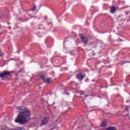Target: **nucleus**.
<instances>
[{
  "label": "nucleus",
  "mask_w": 130,
  "mask_h": 130,
  "mask_svg": "<svg viewBox=\"0 0 130 130\" xmlns=\"http://www.w3.org/2000/svg\"><path fill=\"white\" fill-rule=\"evenodd\" d=\"M79 36L80 37V39L84 44H87L88 42H89L88 38L84 37L83 35H82V34H79Z\"/></svg>",
  "instance_id": "20e7f679"
},
{
  "label": "nucleus",
  "mask_w": 130,
  "mask_h": 130,
  "mask_svg": "<svg viewBox=\"0 0 130 130\" xmlns=\"http://www.w3.org/2000/svg\"><path fill=\"white\" fill-rule=\"evenodd\" d=\"M119 41H120V42H121L123 41V40H122V39H119Z\"/></svg>",
  "instance_id": "9d476101"
},
{
  "label": "nucleus",
  "mask_w": 130,
  "mask_h": 130,
  "mask_svg": "<svg viewBox=\"0 0 130 130\" xmlns=\"http://www.w3.org/2000/svg\"><path fill=\"white\" fill-rule=\"evenodd\" d=\"M41 80H43V82L44 83H46V84H50L52 83V81L51 80V79L49 78H46V77H45V75H41Z\"/></svg>",
  "instance_id": "7ed1b4c3"
},
{
  "label": "nucleus",
  "mask_w": 130,
  "mask_h": 130,
  "mask_svg": "<svg viewBox=\"0 0 130 130\" xmlns=\"http://www.w3.org/2000/svg\"><path fill=\"white\" fill-rule=\"evenodd\" d=\"M4 55V53L0 54V56H3Z\"/></svg>",
  "instance_id": "f8f14e48"
},
{
  "label": "nucleus",
  "mask_w": 130,
  "mask_h": 130,
  "mask_svg": "<svg viewBox=\"0 0 130 130\" xmlns=\"http://www.w3.org/2000/svg\"><path fill=\"white\" fill-rule=\"evenodd\" d=\"M48 121H49V118L48 117H45L43 120H42L40 126H43L44 125L47 124Z\"/></svg>",
  "instance_id": "39448f33"
},
{
  "label": "nucleus",
  "mask_w": 130,
  "mask_h": 130,
  "mask_svg": "<svg viewBox=\"0 0 130 130\" xmlns=\"http://www.w3.org/2000/svg\"><path fill=\"white\" fill-rule=\"evenodd\" d=\"M116 11V8L111 7H110V13L111 14H114Z\"/></svg>",
  "instance_id": "6e6552de"
},
{
  "label": "nucleus",
  "mask_w": 130,
  "mask_h": 130,
  "mask_svg": "<svg viewBox=\"0 0 130 130\" xmlns=\"http://www.w3.org/2000/svg\"><path fill=\"white\" fill-rule=\"evenodd\" d=\"M12 72L4 71L2 73H0V78L4 79V78H7L9 76H11Z\"/></svg>",
  "instance_id": "f03ea898"
},
{
  "label": "nucleus",
  "mask_w": 130,
  "mask_h": 130,
  "mask_svg": "<svg viewBox=\"0 0 130 130\" xmlns=\"http://www.w3.org/2000/svg\"><path fill=\"white\" fill-rule=\"evenodd\" d=\"M126 62H126V61L122 62L121 65L123 66V64H124V63H126Z\"/></svg>",
  "instance_id": "1a4fd4ad"
},
{
  "label": "nucleus",
  "mask_w": 130,
  "mask_h": 130,
  "mask_svg": "<svg viewBox=\"0 0 130 130\" xmlns=\"http://www.w3.org/2000/svg\"><path fill=\"white\" fill-rule=\"evenodd\" d=\"M83 94L84 93H83V92H81V95H83Z\"/></svg>",
  "instance_id": "ddd939ff"
},
{
  "label": "nucleus",
  "mask_w": 130,
  "mask_h": 130,
  "mask_svg": "<svg viewBox=\"0 0 130 130\" xmlns=\"http://www.w3.org/2000/svg\"><path fill=\"white\" fill-rule=\"evenodd\" d=\"M36 9V6H34V8L32 9V11H34Z\"/></svg>",
  "instance_id": "9b49d317"
},
{
  "label": "nucleus",
  "mask_w": 130,
  "mask_h": 130,
  "mask_svg": "<svg viewBox=\"0 0 130 130\" xmlns=\"http://www.w3.org/2000/svg\"><path fill=\"white\" fill-rule=\"evenodd\" d=\"M86 77V75L83 74V75H82L81 74H78L76 75V78L77 79H78L79 81H82L83 79H84Z\"/></svg>",
  "instance_id": "423d86ee"
},
{
  "label": "nucleus",
  "mask_w": 130,
  "mask_h": 130,
  "mask_svg": "<svg viewBox=\"0 0 130 130\" xmlns=\"http://www.w3.org/2000/svg\"><path fill=\"white\" fill-rule=\"evenodd\" d=\"M130 63V62H129Z\"/></svg>",
  "instance_id": "dca6fc26"
},
{
  "label": "nucleus",
  "mask_w": 130,
  "mask_h": 130,
  "mask_svg": "<svg viewBox=\"0 0 130 130\" xmlns=\"http://www.w3.org/2000/svg\"><path fill=\"white\" fill-rule=\"evenodd\" d=\"M17 109L19 111L21 110L22 112H19V114L15 119V122L20 123V124L28 123L30 120V116H31L30 110L27 109L24 106L17 107Z\"/></svg>",
  "instance_id": "f257e3e1"
},
{
  "label": "nucleus",
  "mask_w": 130,
  "mask_h": 130,
  "mask_svg": "<svg viewBox=\"0 0 130 130\" xmlns=\"http://www.w3.org/2000/svg\"><path fill=\"white\" fill-rule=\"evenodd\" d=\"M107 125L106 121H104L101 124V126L99 128H98L96 130H104V128L103 127H105Z\"/></svg>",
  "instance_id": "0eeeda50"
},
{
  "label": "nucleus",
  "mask_w": 130,
  "mask_h": 130,
  "mask_svg": "<svg viewBox=\"0 0 130 130\" xmlns=\"http://www.w3.org/2000/svg\"><path fill=\"white\" fill-rule=\"evenodd\" d=\"M85 97H88V95H85Z\"/></svg>",
  "instance_id": "4468645a"
},
{
  "label": "nucleus",
  "mask_w": 130,
  "mask_h": 130,
  "mask_svg": "<svg viewBox=\"0 0 130 130\" xmlns=\"http://www.w3.org/2000/svg\"><path fill=\"white\" fill-rule=\"evenodd\" d=\"M92 81H93V82H94L95 80H93Z\"/></svg>",
  "instance_id": "2eb2a0df"
}]
</instances>
